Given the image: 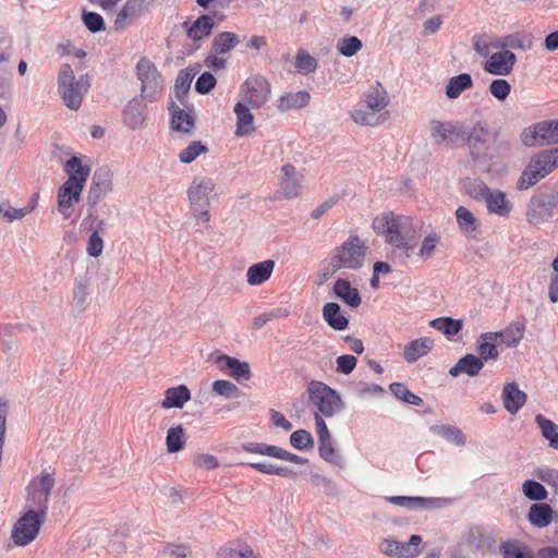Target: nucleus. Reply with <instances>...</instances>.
Returning <instances> with one entry per match:
<instances>
[{
  "label": "nucleus",
  "mask_w": 558,
  "mask_h": 558,
  "mask_svg": "<svg viewBox=\"0 0 558 558\" xmlns=\"http://www.w3.org/2000/svg\"><path fill=\"white\" fill-rule=\"evenodd\" d=\"M525 147L549 146L558 143V120H544L525 128L520 134Z\"/></svg>",
  "instance_id": "obj_5"
},
{
  "label": "nucleus",
  "mask_w": 558,
  "mask_h": 558,
  "mask_svg": "<svg viewBox=\"0 0 558 558\" xmlns=\"http://www.w3.org/2000/svg\"><path fill=\"white\" fill-rule=\"evenodd\" d=\"M191 399V391L185 385L168 388L165 392V399L161 402L163 409H182Z\"/></svg>",
  "instance_id": "obj_27"
},
{
  "label": "nucleus",
  "mask_w": 558,
  "mask_h": 558,
  "mask_svg": "<svg viewBox=\"0 0 558 558\" xmlns=\"http://www.w3.org/2000/svg\"><path fill=\"white\" fill-rule=\"evenodd\" d=\"M64 170L69 174L68 180L73 179V186L83 190L90 173V168L84 166L78 157L73 156L66 161Z\"/></svg>",
  "instance_id": "obj_25"
},
{
  "label": "nucleus",
  "mask_w": 558,
  "mask_h": 558,
  "mask_svg": "<svg viewBox=\"0 0 558 558\" xmlns=\"http://www.w3.org/2000/svg\"><path fill=\"white\" fill-rule=\"evenodd\" d=\"M81 187L73 186V179L66 180L58 191V210L63 216V218L68 219L71 217L73 206L80 202Z\"/></svg>",
  "instance_id": "obj_16"
},
{
  "label": "nucleus",
  "mask_w": 558,
  "mask_h": 558,
  "mask_svg": "<svg viewBox=\"0 0 558 558\" xmlns=\"http://www.w3.org/2000/svg\"><path fill=\"white\" fill-rule=\"evenodd\" d=\"M517 61L515 54L510 50L493 53L484 65V70L493 75L506 76L511 73Z\"/></svg>",
  "instance_id": "obj_15"
},
{
  "label": "nucleus",
  "mask_w": 558,
  "mask_h": 558,
  "mask_svg": "<svg viewBox=\"0 0 558 558\" xmlns=\"http://www.w3.org/2000/svg\"><path fill=\"white\" fill-rule=\"evenodd\" d=\"M242 448L246 452L264 454L277 459H280L282 452V448L264 442H245L242 445Z\"/></svg>",
  "instance_id": "obj_48"
},
{
  "label": "nucleus",
  "mask_w": 558,
  "mask_h": 558,
  "mask_svg": "<svg viewBox=\"0 0 558 558\" xmlns=\"http://www.w3.org/2000/svg\"><path fill=\"white\" fill-rule=\"evenodd\" d=\"M307 392L311 403L317 409L316 413L326 417H331L343 408L340 395L322 381H311Z\"/></svg>",
  "instance_id": "obj_4"
},
{
  "label": "nucleus",
  "mask_w": 558,
  "mask_h": 558,
  "mask_svg": "<svg viewBox=\"0 0 558 558\" xmlns=\"http://www.w3.org/2000/svg\"><path fill=\"white\" fill-rule=\"evenodd\" d=\"M274 268L275 262L272 259H266L264 262L253 264L246 271L247 283L250 286L263 284L270 278Z\"/></svg>",
  "instance_id": "obj_22"
},
{
  "label": "nucleus",
  "mask_w": 558,
  "mask_h": 558,
  "mask_svg": "<svg viewBox=\"0 0 558 558\" xmlns=\"http://www.w3.org/2000/svg\"><path fill=\"white\" fill-rule=\"evenodd\" d=\"M169 110L171 112L172 129L184 134H190L195 126L192 111L181 109L174 102L171 104Z\"/></svg>",
  "instance_id": "obj_20"
},
{
  "label": "nucleus",
  "mask_w": 558,
  "mask_h": 558,
  "mask_svg": "<svg viewBox=\"0 0 558 558\" xmlns=\"http://www.w3.org/2000/svg\"><path fill=\"white\" fill-rule=\"evenodd\" d=\"M504 558H534L532 549L518 542H506L500 545Z\"/></svg>",
  "instance_id": "obj_43"
},
{
  "label": "nucleus",
  "mask_w": 558,
  "mask_h": 558,
  "mask_svg": "<svg viewBox=\"0 0 558 558\" xmlns=\"http://www.w3.org/2000/svg\"><path fill=\"white\" fill-rule=\"evenodd\" d=\"M88 87L87 75H82L76 80L70 64L64 63L61 65L58 74V92L69 109L77 110L81 107L83 96Z\"/></svg>",
  "instance_id": "obj_3"
},
{
  "label": "nucleus",
  "mask_w": 558,
  "mask_h": 558,
  "mask_svg": "<svg viewBox=\"0 0 558 558\" xmlns=\"http://www.w3.org/2000/svg\"><path fill=\"white\" fill-rule=\"evenodd\" d=\"M373 228L376 233L385 235L386 242L392 247L393 258L401 264L414 258L418 227L411 217L393 213L384 214L374 219Z\"/></svg>",
  "instance_id": "obj_1"
},
{
  "label": "nucleus",
  "mask_w": 558,
  "mask_h": 558,
  "mask_svg": "<svg viewBox=\"0 0 558 558\" xmlns=\"http://www.w3.org/2000/svg\"><path fill=\"white\" fill-rule=\"evenodd\" d=\"M535 421L541 428L543 437L549 440V446L554 449H558L557 425L542 414H537Z\"/></svg>",
  "instance_id": "obj_44"
},
{
  "label": "nucleus",
  "mask_w": 558,
  "mask_h": 558,
  "mask_svg": "<svg viewBox=\"0 0 558 558\" xmlns=\"http://www.w3.org/2000/svg\"><path fill=\"white\" fill-rule=\"evenodd\" d=\"M483 367L484 364L478 356L466 354L450 368L449 374L453 377H457L461 374L473 377L476 376Z\"/></svg>",
  "instance_id": "obj_26"
},
{
  "label": "nucleus",
  "mask_w": 558,
  "mask_h": 558,
  "mask_svg": "<svg viewBox=\"0 0 558 558\" xmlns=\"http://www.w3.org/2000/svg\"><path fill=\"white\" fill-rule=\"evenodd\" d=\"M54 486V480L49 473L40 475L38 487L33 495L34 506L43 517H47L50 494Z\"/></svg>",
  "instance_id": "obj_18"
},
{
  "label": "nucleus",
  "mask_w": 558,
  "mask_h": 558,
  "mask_svg": "<svg viewBox=\"0 0 558 558\" xmlns=\"http://www.w3.org/2000/svg\"><path fill=\"white\" fill-rule=\"evenodd\" d=\"M462 320L451 317H440L430 322L433 328L448 337L458 335L462 329Z\"/></svg>",
  "instance_id": "obj_45"
},
{
  "label": "nucleus",
  "mask_w": 558,
  "mask_h": 558,
  "mask_svg": "<svg viewBox=\"0 0 558 558\" xmlns=\"http://www.w3.org/2000/svg\"><path fill=\"white\" fill-rule=\"evenodd\" d=\"M378 111L368 110L367 105L364 108L355 109L351 112V118L361 125H377L380 123V119L377 116Z\"/></svg>",
  "instance_id": "obj_54"
},
{
  "label": "nucleus",
  "mask_w": 558,
  "mask_h": 558,
  "mask_svg": "<svg viewBox=\"0 0 558 558\" xmlns=\"http://www.w3.org/2000/svg\"><path fill=\"white\" fill-rule=\"evenodd\" d=\"M333 293L351 307L361 305L362 299L357 289L351 287V283L345 279H338L335 282Z\"/></svg>",
  "instance_id": "obj_32"
},
{
  "label": "nucleus",
  "mask_w": 558,
  "mask_h": 558,
  "mask_svg": "<svg viewBox=\"0 0 558 558\" xmlns=\"http://www.w3.org/2000/svg\"><path fill=\"white\" fill-rule=\"evenodd\" d=\"M457 222L459 228L464 233H472L476 231L477 225L474 215L465 207L460 206L456 210Z\"/></svg>",
  "instance_id": "obj_49"
},
{
  "label": "nucleus",
  "mask_w": 558,
  "mask_h": 558,
  "mask_svg": "<svg viewBox=\"0 0 558 558\" xmlns=\"http://www.w3.org/2000/svg\"><path fill=\"white\" fill-rule=\"evenodd\" d=\"M365 102L368 110L378 112L388 106L387 92L379 82L369 87L365 95Z\"/></svg>",
  "instance_id": "obj_35"
},
{
  "label": "nucleus",
  "mask_w": 558,
  "mask_h": 558,
  "mask_svg": "<svg viewBox=\"0 0 558 558\" xmlns=\"http://www.w3.org/2000/svg\"><path fill=\"white\" fill-rule=\"evenodd\" d=\"M323 317L335 330H344L349 325V319L341 314V308L338 303H326L323 307Z\"/></svg>",
  "instance_id": "obj_34"
},
{
  "label": "nucleus",
  "mask_w": 558,
  "mask_h": 558,
  "mask_svg": "<svg viewBox=\"0 0 558 558\" xmlns=\"http://www.w3.org/2000/svg\"><path fill=\"white\" fill-rule=\"evenodd\" d=\"M310 99L311 95L306 90L290 93L280 97L278 108L281 111L300 109L305 107L310 102Z\"/></svg>",
  "instance_id": "obj_39"
},
{
  "label": "nucleus",
  "mask_w": 558,
  "mask_h": 558,
  "mask_svg": "<svg viewBox=\"0 0 558 558\" xmlns=\"http://www.w3.org/2000/svg\"><path fill=\"white\" fill-rule=\"evenodd\" d=\"M302 175L296 171L295 167L288 163L281 168L280 192L286 198H294L301 192Z\"/></svg>",
  "instance_id": "obj_17"
},
{
  "label": "nucleus",
  "mask_w": 558,
  "mask_h": 558,
  "mask_svg": "<svg viewBox=\"0 0 558 558\" xmlns=\"http://www.w3.org/2000/svg\"><path fill=\"white\" fill-rule=\"evenodd\" d=\"M387 500L396 506H400L410 510L429 507L434 499L424 497H408V496H392L387 497Z\"/></svg>",
  "instance_id": "obj_42"
},
{
  "label": "nucleus",
  "mask_w": 558,
  "mask_h": 558,
  "mask_svg": "<svg viewBox=\"0 0 558 558\" xmlns=\"http://www.w3.org/2000/svg\"><path fill=\"white\" fill-rule=\"evenodd\" d=\"M318 452L322 459L327 462L339 464L340 456L336 452L333 448V440H326L318 444Z\"/></svg>",
  "instance_id": "obj_63"
},
{
  "label": "nucleus",
  "mask_w": 558,
  "mask_h": 558,
  "mask_svg": "<svg viewBox=\"0 0 558 558\" xmlns=\"http://www.w3.org/2000/svg\"><path fill=\"white\" fill-rule=\"evenodd\" d=\"M137 77L142 83L141 96L154 100L162 89V78L153 62L143 58L136 65Z\"/></svg>",
  "instance_id": "obj_8"
},
{
  "label": "nucleus",
  "mask_w": 558,
  "mask_h": 558,
  "mask_svg": "<svg viewBox=\"0 0 558 558\" xmlns=\"http://www.w3.org/2000/svg\"><path fill=\"white\" fill-rule=\"evenodd\" d=\"M206 151L207 147L199 141H195L179 154V160L183 163H190Z\"/></svg>",
  "instance_id": "obj_59"
},
{
  "label": "nucleus",
  "mask_w": 558,
  "mask_h": 558,
  "mask_svg": "<svg viewBox=\"0 0 558 558\" xmlns=\"http://www.w3.org/2000/svg\"><path fill=\"white\" fill-rule=\"evenodd\" d=\"M487 133L484 129H473L466 137L470 155L473 160H481L487 150Z\"/></svg>",
  "instance_id": "obj_29"
},
{
  "label": "nucleus",
  "mask_w": 558,
  "mask_h": 558,
  "mask_svg": "<svg viewBox=\"0 0 558 558\" xmlns=\"http://www.w3.org/2000/svg\"><path fill=\"white\" fill-rule=\"evenodd\" d=\"M240 39L236 34L231 32H222L216 35L211 41V52L215 54H225L232 50Z\"/></svg>",
  "instance_id": "obj_40"
},
{
  "label": "nucleus",
  "mask_w": 558,
  "mask_h": 558,
  "mask_svg": "<svg viewBox=\"0 0 558 558\" xmlns=\"http://www.w3.org/2000/svg\"><path fill=\"white\" fill-rule=\"evenodd\" d=\"M295 68L302 74H310L316 71L318 62L306 50L300 49L295 56Z\"/></svg>",
  "instance_id": "obj_50"
},
{
  "label": "nucleus",
  "mask_w": 558,
  "mask_h": 558,
  "mask_svg": "<svg viewBox=\"0 0 558 558\" xmlns=\"http://www.w3.org/2000/svg\"><path fill=\"white\" fill-rule=\"evenodd\" d=\"M192 208L209 207L210 199L215 196V183L210 178L196 177L187 190Z\"/></svg>",
  "instance_id": "obj_10"
},
{
  "label": "nucleus",
  "mask_w": 558,
  "mask_h": 558,
  "mask_svg": "<svg viewBox=\"0 0 558 558\" xmlns=\"http://www.w3.org/2000/svg\"><path fill=\"white\" fill-rule=\"evenodd\" d=\"M434 347V340L424 337L409 342L403 350V357L408 363H414L428 354Z\"/></svg>",
  "instance_id": "obj_24"
},
{
  "label": "nucleus",
  "mask_w": 558,
  "mask_h": 558,
  "mask_svg": "<svg viewBox=\"0 0 558 558\" xmlns=\"http://www.w3.org/2000/svg\"><path fill=\"white\" fill-rule=\"evenodd\" d=\"M82 20L92 33H97L105 29V22L100 14L96 12L83 11Z\"/></svg>",
  "instance_id": "obj_62"
},
{
  "label": "nucleus",
  "mask_w": 558,
  "mask_h": 558,
  "mask_svg": "<svg viewBox=\"0 0 558 558\" xmlns=\"http://www.w3.org/2000/svg\"><path fill=\"white\" fill-rule=\"evenodd\" d=\"M112 190V173L108 168H99L95 171L90 189L87 195V202L95 206L102 197Z\"/></svg>",
  "instance_id": "obj_13"
},
{
  "label": "nucleus",
  "mask_w": 558,
  "mask_h": 558,
  "mask_svg": "<svg viewBox=\"0 0 558 558\" xmlns=\"http://www.w3.org/2000/svg\"><path fill=\"white\" fill-rule=\"evenodd\" d=\"M472 86L473 80L470 74L462 73L457 76H452L446 85V96L449 99H456Z\"/></svg>",
  "instance_id": "obj_38"
},
{
  "label": "nucleus",
  "mask_w": 558,
  "mask_h": 558,
  "mask_svg": "<svg viewBox=\"0 0 558 558\" xmlns=\"http://www.w3.org/2000/svg\"><path fill=\"white\" fill-rule=\"evenodd\" d=\"M269 83L263 77H254L245 82L244 99L252 108H259L268 100Z\"/></svg>",
  "instance_id": "obj_14"
},
{
  "label": "nucleus",
  "mask_w": 558,
  "mask_h": 558,
  "mask_svg": "<svg viewBox=\"0 0 558 558\" xmlns=\"http://www.w3.org/2000/svg\"><path fill=\"white\" fill-rule=\"evenodd\" d=\"M502 401L506 410L514 414L524 405L526 395L519 389L515 383H510L502 389Z\"/></svg>",
  "instance_id": "obj_21"
},
{
  "label": "nucleus",
  "mask_w": 558,
  "mask_h": 558,
  "mask_svg": "<svg viewBox=\"0 0 558 558\" xmlns=\"http://www.w3.org/2000/svg\"><path fill=\"white\" fill-rule=\"evenodd\" d=\"M422 537L420 535H412L409 542H397V558H413L421 553L420 545Z\"/></svg>",
  "instance_id": "obj_47"
},
{
  "label": "nucleus",
  "mask_w": 558,
  "mask_h": 558,
  "mask_svg": "<svg viewBox=\"0 0 558 558\" xmlns=\"http://www.w3.org/2000/svg\"><path fill=\"white\" fill-rule=\"evenodd\" d=\"M490 191L483 181L478 180L472 181L466 185L468 194L475 201L485 202Z\"/></svg>",
  "instance_id": "obj_61"
},
{
  "label": "nucleus",
  "mask_w": 558,
  "mask_h": 558,
  "mask_svg": "<svg viewBox=\"0 0 558 558\" xmlns=\"http://www.w3.org/2000/svg\"><path fill=\"white\" fill-rule=\"evenodd\" d=\"M45 520L46 517H43L38 510H28L13 526L11 535L13 542L17 546H25L33 542Z\"/></svg>",
  "instance_id": "obj_7"
},
{
  "label": "nucleus",
  "mask_w": 558,
  "mask_h": 558,
  "mask_svg": "<svg viewBox=\"0 0 558 558\" xmlns=\"http://www.w3.org/2000/svg\"><path fill=\"white\" fill-rule=\"evenodd\" d=\"M497 335L495 332L482 333L477 341L478 357L481 361L496 360L499 352L496 348Z\"/></svg>",
  "instance_id": "obj_37"
},
{
  "label": "nucleus",
  "mask_w": 558,
  "mask_h": 558,
  "mask_svg": "<svg viewBox=\"0 0 558 558\" xmlns=\"http://www.w3.org/2000/svg\"><path fill=\"white\" fill-rule=\"evenodd\" d=\"M390 390L397 399H400L409 404L418 405V407L423 404V399L421 397L414 395L413 392H411L405 387V385H403L401 383H392L390 385Z\"/></svg>",
  "instance_id": "obj_52"
},
{
  "label": "nucleus",
  "mask_w": 558,
  "mask_h": 558,
  "mask_svg": "<svg viewBox=\"0 0 558 558\" xmlns=\"http://www.w3.org/2000/svg\"><path fill=\"white\" fill-rule=\"evenodd\" d=\"M340 267L335 263V260L330 257L329 259L325 260L317 274V281L316 283L318 286L324 284L329 278H331Z\"/></svg>",
  "instance_id": "obj_64"
},
{
  "label": "nucleus",
  "mask_w": 558,
  "mask_h": 558,
  "mask_svg": "<svg viewBox=\"0 0 558 558\" xmlns=\"http://www.w3.org/2000/svg\"><path fill=\"white\" fill-rule=\"evenodd\" d=\"M213 391L226 399H235L240 397L239 388L229 380L219 379L214 381Z\"/></svg>",
  "instance_id": "obj_56"
},
{
  "label": "nucleus",
  "mask_w": 558,
  "mask_h": 558,
  "mask_svg": "<svg viewBox=\"0 0 558 558\" xmlns=\"http://www.w3.org/2000/svg\"><path fill=\"white\" fill-rule=\"evenodd\" d=\"M216 363L219 365L221 371H229V375L236 380L242 378L248 379L251 377L250 365L246 362H241L232 356L220 355L217 357Z\"/></svg>",
  "instance_id": "obj_19"
},
{
  "label": "nucleus",
  "mask_w": 558,
  "mask_h": 558,
  "mask_svg": "<svg viewBox=\"0 0 558 558\" xmlns=\"http://www.w3.org/2000/svg\"><path fill=\"white\" fill-rule=\"evenodd\" d=\"M234 113L236 116V136L242 137L254 131V117L243 102H238L234 106Z\"/></svg>",
  "instance_id": "obj_33"
},
{
  "label": "nucleus",
  "mask_w": 558,
  "mask_h": 558,
  "mask_svg": "<svg viewBox=\"0 0 558 558\" xmlns=\"http://www.w3.org/2000/svg\"><path fill=\"white\" fill-rule=\"evenodd\" d=\"M489 93L499 101H504L508 98L511 86L504 78H496L489 85Z\"/></svg>",
  "instance_id": "obj_60"
},
{
  "label": "nucleus",
  "mask_w": 558,
  "mask_h": 558,
  "mask_svg": "<svg viewBox=\"0 0 558 558\" xmlns=\"http://www.w3.org/2000/svg\"><path fill=\"white\" fill-rule=\"evenodd\" d=\"M185 444L184 429L182 425L170 427L167 432V451L174 453L183 449Z\"/></svg>",
  "instance_id": "obj_46"
},
{
  "label": "nucleus",
  "mask_w": 558,
  "mask_h": 558,
  "mask_svg": "<svg viewBox=\"0 0 558 558\" xmlns=\"http://www.w3.org/2000/svg\"><path fill=\"white\" fill-rule=\"evenodd\" d=\"M558 205L557 196L553 194L533 195L526 207V219L532 225L546 222L554 215V209Z\"/></svg>",
  "instance_id": "obj_9"
},
{
  "label": "nucleus",
  "mask_w": 558,
  "mask_h": 558,
  "mask_svg": "<svg viewBox=\"0 0 558 558\" xmlns=\"http://www.w3.org/2000/svg\"><path fill=\"white\" fill-rule=\"evenodd\" d=\"M430 135L437 144L449 146L457 145L459 140H464L465 132L463 125L459 122H430Z\"/></svg>",
  "instance_id": "obj_11"
},
{
  "label": "nucleus",
  "mask_w": 558,
  "mask_h": 558,
  "mask_svg": "<svg viewBox=\"0 0 558 558\" xmlns=\"http://www.w3.org/2000/svg\"><path fill=\"white\" fill-rule=\"evenodd\" d=\"M192 81H193V75L190 74L187 71H180L179 75L177 76V80L174 83V93H175L177 98L181 102H183V98L189 93Z\"/></svg>",
  "instance_id": "obj_58"
},
{
  "label": "nucleus",
  "mask_w": 558,
  "mask_h": 558,
  "mask_svg": "<svg viewBox=\"0 0 558 558\" xmlns=\"http://www.w3.org/2000/svg\"><path fill=\"white\" fill-rule=\"evenodd\" d=\"M123 120L128 128L132 130L140 129L144 123V106L137 99H132L125 106Z\"/></svg>",
  "instance_id": "obj_36"
},
{
  "label": "nucleus",
  "mask_w": 558,
  "mask_h": 558,
  "mask_svg": "<svg viewBox=\"0 0 558 558\" xmlns=\"http://www.w3.org/2000/svg\"><path fill=\"white\" fill-rule=\"evenodd\" d=\"M151 4V0H126L120 11L116 14L114 29L123 31L135 21H137L143 13H145Z\"/></svg>",
  "instance_id": "obj_12"
},
{
  "label": "nucleus",
  "mask_w": 558,
  "mask_h": 558,
  "mask_svg": "<svg viewBox=\"0 0 558 558\" xmlns=\"http://www.w3.org/2000/svg\"><path fill=\"white\" fill-rule=\"evenodd\" d=\"M365 251L366 248L360 238L350 235L342 245L335 248L330 257L340 268L359 269L363 266Z\"/></svg>",
  "instance_id": "obj_6"
},
{
  "label": "nucleus",
  "mask_w": 558,
  "mask_h": 558,
  "mask_svg": "<svg viewBox=\"0 0 558 558\" xmlns=\"http://www.w3.org/2000/svg\"><path fill=\"white\" fill-rule=\"evenodd\" d=\"M290 444L298 450H310L314 447V438L305 429H298L290 435Z\"/></svg>",
  "instance_id": "obj_55"
},
{
  "label": "nucleus",
  "mask_w": 558,
  "mask_h": 558,
  "mask_svg": "<svg viewBox=\"0 0 558 558\" xmlns=\"http://www.w3.org/2000/svg\"><path fill=\"white\" fill-rule=\"evenodd\" d=\"M429 430L445 439L446 441L453 444L458 447H464L466 444V437L463 432L453 425L449 424H440V425H432Z\"/></svg>",
  "instance_id": "obj_31"
},
{
  "label": "nucleus",
  "mask_w": 558,
  "mask_h": 558,
  "mask_svg": "<svg viewBox=\"0 0 558 558\" xmlns=\"http://www.w3.org/2000/svg\"><path fill=\"white\" fill-rule=\"evenodd\" d=\"M524 496L533 501H541L547 498V490L545 487L535 481L527 480L522 485Z\"/></svg>",
  "instance_id": "obj_53"
},
{
  "label": "nucleus",
  "mask_w": 558,
  "mask_h": 558,
  "mask_svg": "<svg viewBox=\"0 0 558 558\" xmlns=\"http://www.w3.org/2000/svg\"><path fill=\"white\" fill-rule=\"evenodd\" d=\"M440 242V235L436 232L428 233L422 244L420 250L414 253V257L416 256L420 259L426 260L430 258L435 252L437 244Z\"/></svg>",
  "instance_id": "obj_51"
},
{
  "label": "nucleus",
  "mask_w": 558,
  "mask_h": 558,
  "mask_svg": "<svg viewBox=\"0 0 558 558\" xmlns=\"http://www.w3.org/2000/svg\"><path fill=\"white\" fill-rule=\"evenodd\" d=\"M554 510L548 504L537 502L530 507L527 519L536 527H546L553 521Z\"/></svg>",
  "instance_id": "obj_30"
},
{
  "label": "nucleus",
  "mask_w": 558,
  "mask_h": 558,
  "mask_svg": "<svg viewBox=\"0 0 558 558\" xmlns=\"http://www.w3.org/2000/svg\"><path fill=\"white\" fill-rule=\"evenodd\" d=\"M489 214L507 217L512 210V204L507 199L506 194L500 190H492L485 199Z\"/></svg>",
  "instance_id": "obj_23"
},
{
  "label": "nucleus",
  "mask_w": 558,
  "mask_h": 558,
  "mask_svg": "<svg viewBox=\"0 0 558 558\" xmlns=\"http://www.w3.org/2000/svg\"><path fill=\"white\" fill-rule=\"evenodd\" d=\"M215 23L209 15H201L191 25L187 22L183 24L186 35L193 40H201L208 37L213 31Z\"/></svg>",
  "instance_id": "obj_28"
},
{
  "label": "nucleus",
  "mask_w": 558,
  "mask_h": 558,
  "mask_svg": "<svg viewBox=\"0 0 558 558\" xmlns=\"http://www.w3.org/2000/svg\"><path fill=\"white\" fill-rule=\"evenodd\" d=\"M556 168H558V147L541 150L532 155L517 181V190H529L546 178Z\"/></svg>",
  "instance_id": "obj_2"
},
{
  "label": "nucleus",
  "mask_w": 558,
  "mask_h": 558,
  "mask_svg": "<svg viewBox=\"0 0 558 558\" xmlns=\"http://www.w3.org/2000/svg\"><path fill=\"white\" fill-rule=\"evenodd\" d=\"M362 41L357 37L351 36L340 39L337 44V49L342 56L352 57L362 49Z\"/></svg>",
  "instance_id": "obj_57"
},
{
  "label": "nucleus",
  "mask_w": 558,
  "mask_h": 558,
  "mask_svg": "<svg viewBox=\"0 0 558 558\" xmlns=\"http://www.w3.org/2000/svg\"><path fill=\"white\" fill-rule=\"evenodd\" d=\"M524 330V324L514 322L510 324L506 329L495 333L497 335V339H500V342L507 344L508 347H515L523 338Z\"/></svg>",
  "instance_id": "obj_41"
}]
</instances>
